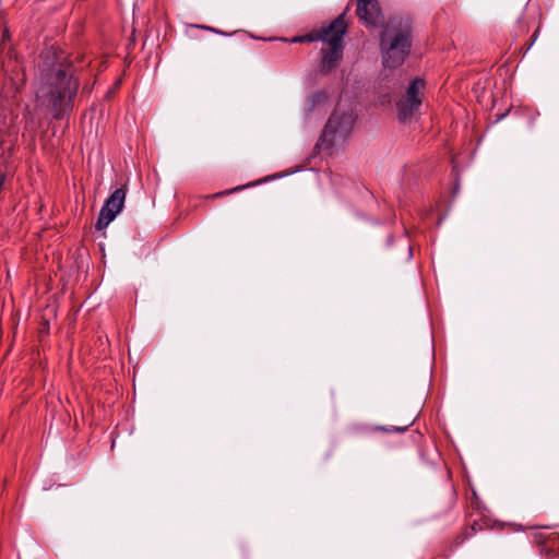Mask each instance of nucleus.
<instances>
[{
    "label": "nucleus",
    "instance_id": "1",
    "mask_svg": "<svg viewBox=\"0 0 559 559\" xmlns=\"http://www.w3.org/2000/svg\"><path fill=\"white\" fill-rule=\"evenodd\" d=\"M66 52L58 47H45L35 64V105L23 115L25 128L36 131L45 115L62 119L73 109L80 81Z\"/></svg>",
    "mask_w": 559,
    "mask_h": 559
},
{
    "label": "nucleus",
    "instance_id": "2",
    "mask_svg": "<svg viewBox=\"0 0 559 559\" xmlns=\"http://www.w3.org/2000/svg\"><path fill=\"white\" fill-rule=\"evenodd\" d=\"M412 23L408 17H394L381 33L380 48L383 66L399 68L406 59L412 46Z\"/></svg>",
    "mask_w": 559,
    "mask_h": 559
},
{
    "label": "nucleus",
    "instance_id": "3",
    "mask_svg": "<svg viewBox=\"0 0 559 559\" xmlns=\"http://www.w3.org/2000/svg\"><path fill=\"white\" fill-rule=\"evenodd\" d=\"M330 35L323 43L322 70L330 71L335 68L343 56V37L347 31L345 13L338 15L329 24Z\"/></svg>",
    "mask_w": 559,
    "mask_h": 559
},
{
    "label": "nucleus",
    "instance_id": "4",
    "mask_svg": "<svg viewBox=\"0 0 559 559\" xmlns=\"http://www.w3.org/2000/svg\"><path fill=\"white\" fill-rule=\"evenodd\" d=\"M355 121L356 116L352 111L341 112L338 109H335L320 136L321 144L330 148L344 142L352 132Z\"/></svg>",
    "mask_w": 559,
    "mask_h": 559
},
{
    "label": "nucleus",
    "instance_id": "5",
    "mask_svg": "<svg viewBox=\"0 0 559 559\" xmlns=\"http://www.w3.org/2000/svg\"><path fill=\"white\" fill-rule=\"evenodd\" d=\"M425 81L416 78L409 84L405 95L397 102V116L401 121H406L418 110L423 103Z\"/></svg>",
    "mask_w": 559,
    "mask_h": 559
},
{
    "label": "nucleus",
    "instance_id": "6",
    "mask_svg": "<svg viewBox=\"0 0 559 559\" xmlns=\"http://www.w3.org/2000/svg\"><path fill=\"white\" fill-rule=\"evenodd\" d=\"M127 191L124 188L116 189L102 206L96 222V229H105L122 211Z\"/></svg>",
    "mask_w": 559,
    "mask_h": 559
},
{
    "label": "nucleus",
    "instance_id": "7",
    "mask_svg": "<svg viewBox=\"0 0 559 559\" xmlns=\"http://www.w3.org/2000/svg\"><path fill=\"white\" fill-rule=\"evenodd\" d=\"M356 13L369 26H378L382 22V13L377 0H357Z\"/></svg>",
    "mask_w": 559,
    "mask_h": 559
},
{
    "label": "nucleus",
    "instance_id": "8",
    "mask_svg": "<svg viewBox=\"0 0 559 559\" xmlns=\"http://www.w3.org/2000/svg\"><path fill=\"white\" fill-rule=\"evenodd\" d=\"M329 35H330V29H329V25H328V26L321 27L320 29L313 31L307 35H304V40L305 41H317V40L324 41L325 39H328Z\"/></svg>",
    "mask_w": 559,
    "mask_h": 559
},
{
    "label": "nucleus",
    "instance_id": "9",
    "mask_svg": "<svg viewBox=\"0 0 559 559\" xmlns=\"http://www.w3.org/2000/svg\"><path fill=\"white\" fill-rule=\"evenodd\" d=\"M251 185H247V187H250ZM246 186H241V187H235L233 189H229V190H226V191H222V192H218L216 193L214 197H222V195H227V194H230L233 192H236V191H239L241 189H245Z\"/></svg>",
    "mask_w": 559,
    "mask_h": 559
},
{
    "label": "nucleus",
    "instance_id": "10",
    "mask_svg": "<svg viewBox=\"0 0 559 559\" xmlns=\"http://www.w3.org/2000/svg\"><path fill=\"white\" fill-rule=\"evenodd\" d=\"M407 428V426L405 427H396V426H391L389 428L386 427H380L379 429L383 430V431H388V432H403L405 431Z\"/></svg>",
    "mask_w": 559,
    "mask_h": 559
},
{
    "label": "nucleus",
    "instance_id": "11",
    "mask_svg": "<svg viewBox=\"0 0 559 559\" xmlns=\"http://www.w3.org/2000/svg\"><path fill=\"white\" fill-rule=\"evenodd\" d=\"M468 538V534H462V535H459L456 538H455V545L459 546L461 544L464 543L465 539Z\"/></svg>",
    "mask_w": 559,
    "mask_h": 559
},
{
    "label": "nucleus",
    "instance_id": "12",
    "mask_svg": "<svg viewBox=\"0 0 559 559\" xmlns=\"http://www.w3.org/2000/svg\"><path fill=\"white\" fill-rule=\"evenodd\" d=\"M292 41H293V43H302V41H305V40H304V36H297V37H294V38L292 39Z\"/></svg>",
    "mask_w": 559,
    "mask_h": 559
},
{
    "label": "nucleus",
    "instance_id": "13",
    "mask_svg": "<svg viewBox=\"0 0 559 559\" xmlns=\"http://www.w3.org/2000/svg\"><path fill=\"white\" fill-rule=\"evenodd\" d=\"M472 531L475 532L476 531V522L472 525Z\"/></svg>",
    "mask_w": 559,
    "mask_h": 559
},
{
    "label": "nucleus",
    "instance_id": "14",
    "mask_svg": "<svg viewBox=\"0 0 559 559\" xmlns=\"http://www.w3.org/2000/svg\"><path fill=\"white\" fill-rule=\"evenodd\" d=\"M204 28H205V29H207V31L215 32V29H214V28H212V27H204Z\"/></svg>",
    "mask_w": 559,
    "mask_h": 559
}]
</instances>
